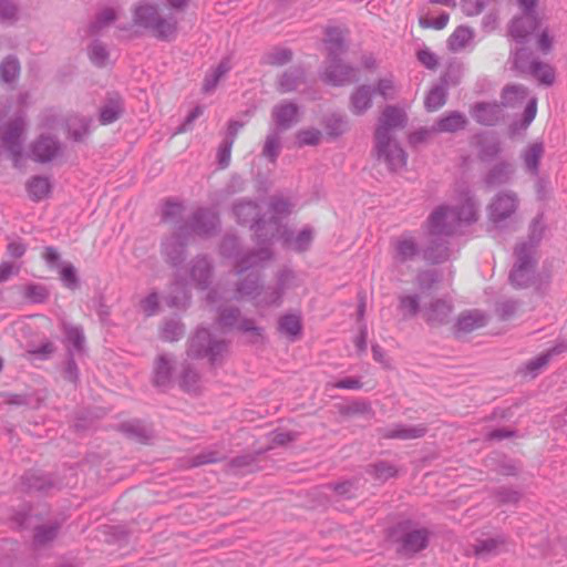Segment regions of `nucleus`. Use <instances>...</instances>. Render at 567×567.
<instances>
[{
    "instance_id": "f03ea898",
    "label": "nucleus",
    "mask_w": 567,
    "mask_h": 567,
    "mask_svg": "<svg viewBox=\"0 0 567 567\" xmlns=\"http://www.w3.org/2000/svg\"><path fill=\"white\" fill-rule=\"evenodd\" d=\"M476 218L475 205L471 199H466L458 212L449 208H439L429 220L430 231L434 235L450 234L452 223L456 219L461 221H472Z\"/></svg>"
},
{
    "instance_id": "13d9d810",
    "label": "nucleus",
    "mask_w": 567,
    "mask_h": 567,
    "mask_svg": "<svg viewBox=\"0 0 567 567\" xmlns=\"http://www.w3.org/2000/svg\"><path fill=\"white\" fill-rule=\"evenodd\" d=\"M357 348L360 352L364 351L367 348V334L362 331L355 339Z\"/></svg>"
},
{
    "instance_id": "f8f14e48",
    "label": "nucleus",
    "mask_w": 567,
    "mask_h": 567,
    "mask_svg": "<svg viewBox=\"0 0 567 567\" xmlns=\"http://www.w3.org/2000/svg\"><path fill=\"white\" fill-rule=\"evenodd\" d=\"M58 151L55 142L49 137L38 141L32 147V156L38 162L50 161Z\"/></svg>"
},
{
    "instance_id": "6e6d98bb",
    "label": "nucleus",
    "mask_w": 567,
    "mask_h": 567,
    "mask_svg": "<svg viewBox=\"0 0 567 567\" xmlns=\"http://www.w3.org/2000/svg\"><path fill=\"white\" fill-rule=\"evenodd\" d=\"M336 492L340 495L352 496V485L350 483H342L336 486Z\"/></svg>"
},
{
    "instance_id": "ddd939ff",
    "label": "nucleus",
    "mask_w": 567,
    "mask_h": 567,
    "mask_svg": "<svg viewBox=\"0 0 567 567\" xmlns=\"http://www.w3.org/2000/svg\"><path fill=\"white\" fill-rule=\"evenodd\" d=\"M485 324V317L477 311L464 312L457 320V329L461 332H472Z\"/></svg>"
},
{
    "instance_id": "5fc2aeb1",
    "label": "nucleus",
    "mask_w": 567,
    "mask_h": 567,
    "mask_svg": "<svg viewBox=\"0 0 567 567\" xmlns=\"http://www.w3.org/2000/svg\"><path fill=\"white\" fill-rule=\"evenodd\" d=\"M156 305H157V297H156L155 295L150 296V297L145 300V302H144L145 311H146L148 315H152Z\"/></svg>"
},
{
    "instance_id": "ea45409f",
    "label": "nucleus",
    "mask_w": 567,
    "mask_h": 567,
    "mask_svg": "<svg viewBox=\"0 0 567 567\" xmlns=\"http://www.w3.org/2000/svg\"><path fill=\"white\" fill-rule=\"evenodd\" d=\"M349 29L343 24L339 22H330L326 27V35L332 37V35H344L346 33H349Z\"/></svg>"
},
{
    "instance_id": "cd10ccee",
    "label": "nucleus",
    "mask_w": 567,
    "mask_h": 567,
    "mask_svg": "<svg viewBox=\"0 0 567 567\" xmlns=\"http://www.w3.org/2000/svg\"><path fill=\"white\" fill-rule=\"evenodd\" d=\"M526 92L520 86H507L503 92V101L507 105H514L515 103L524 100Z\"/></svg>"
},
{
    "instance_id": "dca6fc26",
    "label": "nucleus",
    "mask_w": 567,
    "mask_h": 567,
    "mask_svg": "<svg viewBox=\"0 0 567 567\" xmlns=\"http://www.w3.org/2000/svg\"><path fill=\"white\" fill-rule=\"evenodd\" d=\"M466 123L465 117L460 113H451L447 116L441 118L434 131L436 132H455L464 127Z\"/></svg>"
},
{
    "instance_id": "49530a36",
    "label": "nucleus",
    "mask_w": 567,
    "mask_h": 567,
    "mask_svg": "<svg viewBox=\"0 0 567 567\" xmlns=\"http://www.w3.org/2000/svg\"><path fill=\"white\" fill-rule=\"evenodd\" d=\"M538 0H516L522 12H536L535 8Z\"/></svg>"
},
{
    "instance_id": "9d476101",
    "label": "nucleus",
    "mask_w": 567,
    "mask_h": 567,
    "mask_svg": "<svg viewBox=\"0 0 567 567\" xmlns=\"http://www.w3.org/2000/svg\"><path fill=\"white\" fill-rule=\"evenodd\" d=\"M351 78L352 71L340 62H332L324 73V80L332 85H342Z\"/></svg>"
},
{
    "instance_id": "c9c22d12",
    "label": "nucleus",
    "mask_w": 567,
    "mask_h": 567,
    "mask_svg": "<svg viewBox=\"0 0 567 567\" xmlns=\"http://www.w3.org/2000/svg\"><path fill=\"white\" fill-rule=\"evenodd\" d=\"M417 59L427 69H434L437 65L436 56L427 50L419 51Z\"/></svg>"
},
{
    "instance_id": "72a5a7b5",
    "label": "nucleus",
    "mask_w": 567,
    "mask_h": 567,
    "mask_svg": "<svg viewBox=\"0 0 567 567\" xmlns=\"http://www.w3.org/2000/svg\"><path fill=\"white\" fill-rule=\"evenodd\" d=\"M280 143L276 137H268L264 146V155L275 161L279 154Z\"/></svg>"
},
{
    "instance_id": "393cba45",
    "label": "nucleus",
    "mask_w": 567,
    "mask_h": 567,
    "mask_svg": "<svg viewBox=\"0 0 567 567\" xmlns=\"http://www.w3.org/2000/svg\"><path fill=\"white\" fill-rule=\"evenodd\" d=\"M20 68L17 60L8 59L0 66V76L4 82H12L19 74Z\"/></svg>"
},
{
    "instance_id": "603ef678",
    "label": "nucleus",
    "mask_w": 567,
    "mask_h": 567,
    "mask_svg": "<svg viewBox=\"0 0 567 567\" xmlns=\"http://www.w3.org/2000/svg\"><path fill=\"white\" fill-rule=\"evenodd\" d=\"M55 530L53 528H49L48 530L39 529L37 532L35 538L38 542L43 543L54 536Z\"/></svg>"
},
{
    "instance_id": "aec40b11",
    "label": "nucleus",
    "mask_w": 567,
    "mask_h": 567,
    "mask_svg": "<svg viewBox=\"0 0 567 567\" xmlns=\"http://www.w3.org/2000/svg\"><path fill=\"white\" fill-rule=\"evenodd\" d=\"M280 330L289 337H297L301 331V322L298 316H285L280 320Z\"/></svg>"
},
{
    "instance_id": "f704fd0d",
    "label": "nucleus",
    "mask_w": 567,
    "mask_h": 567,
    "mask_svg": "<svg viewBox=\"0 0 567 567\" xmlns=\"http://www.w3.org/2000/svg\"><path fill=\"white\" fill-rule=\"evenodd\" d=\"M425 433V429L423 426H413L408 429H402L393 434L395 437L401 439H415L420 437Z\"/></svg>"
},
{
    "instance_id": "69168bd1",
    "label": "nucleus",
    "mask_w": 567,
    "mask_h": 567,
    "mask_svg": "<svg viewBox=\"0 0 567 567\" xmlns=\"http://www.w3.org/2000/svg\"><path fill=\"white\" fill-rule=\"evenodd\" d=\"M412 142H420L423 140V137L421 136V132H417V133H414L412 136Z\"/></svg>"
},
{
    "instance_id": "4d7b16f0",
    "label": "nucleus",
    "mask_w": 567,
    "mask_h": 567,
    "mask_svg": "<svg viewBox=\"0 0 567 567\" xmlns=\"http://www.w3.org/2000/svg\"><path fill=\"white\" fill-rule=\"evenodd\" d=\"M43 257L48 262H54L58 260L59 254L56 252V250L54 248L48 247V248H45V250L43 252Z\"/></svg>"
},
{
    "instance_id": "c03bdc74",
    "label": "nucleus",
    "mask_w": 567,
    "mask_h": 567,
    "mask_svg": "<svg viewBox=\"0 0 567 567\" xmlns=\"http://www.w3.org/2000/svg\"><path fill=\"white\" fill-rule=\"evenodd\" d=\"M333 386L338 388V389L354 390V389H359L361 386V384L358 380L348 378V379H344V380H341V381L334 383Z\"/></svg>"
},
{
    "instance_id": "2eb2a0df",
    "label": "nucleus",
    "mask_w": 567,
    "mask_h": 567,
    "mask_svg": "<svg viewBox=\"0 0 567 567\" xmlns=\"http://www.w3.org/2000/svg\"><path fill=\"white\" fill-rule=\"evenodd\" d=\"M474 117L482 124L491 125L499 117V107L496 104H478L474 109Z\"/></svg>"
},
{
    "instance_id": "338daca9",
    "label": "nucleus",
    "mask_w": 567,
    "mask_h": 567,
    "mask_svg": "<svg viewBox=\"0 0 567 567\" xmlns=\"http://www.w3.org/2000/svg\"><path fill=\"white\" fill-rule=\"evenodd\" d=\"M289 59H290L289 54L284 52L282 56L279 59L278 62H285V61H288Z\"/></svg>"
},
{
    "instance_id": "7ed1b4c3",
    "label": "nucleus",
    "mask_w": 567,
    "mask_h": 567,
    "mask_svg": "<svg viewBox=\"0 0 567 567\" xmlns=\"http://www.w3.org/2000/svg\"><path fill=\"white\" fill-rule=\"evenodd\" d=\"M134 24L157 31L159 35H164L169 30L168 23L163 20L158 12V7L148 1H140L133 10Z\"/></svg>"
},
{
    "instance_id": "37998d69",
    "label": "nucleus",
    "mask_w": 567,
    "mask_h": 567,
    "mask_svg": "<svg viewBox=\"0 0 567 567\" xmlns=\"http://www.w3.org/2000/svg\"><path fill=\"white\" fill-rule=\"evenodd\" d=\"M536 112H537V104H536V100L533 99L529 101V103L527 104V106L525 109V114H524V125L525 126L529 125L530 122L535 118Z\"/></svg>"
},
{
    "instance_id": "412c9836",
    "label": "nucleus",
    "mask_w": 567,
    "mask_h": 567,
    "mask_svg": "<svg viewBox=\"0 0 567 567\" xmlns=\"http://www.w3.org/2000/svg\"><path fill=\"white\" fill-rule=\"evenodd\" d=\"M295 138L298 146L317 145L321 140V133L312 128L301 130L296 134Z\"/></svg>"
},
{
    "instance_id": "bf43d9fd",
    "label": "nucleus",
    "mask_w": 567,
    "mask_h": 567,
    "mask_svg": "<svg viewBox=\"0 0 567 567\" xmlns=\"http://www.w3.org/2000/svg\"><path fill=\"white\" fill-rule=\"evenodd\" d=\"M190 0H166L167 4L174 9L184 8Z\"/></svg>"
},
{
    "instance_id": "f257e3e1",
    "label": "nucleus",
    "mask_w": 567,
    "mask_h": 567,
    "mask_svg": "<svg viewBox=\"0 0 567 567\" xmlns=\"http://www.w3.org/2000/svg\"><path fill=\"white\" fill-rule=\"evenodd\" d=\"M404 123L405 114L402 110L386 107L375 130L373 158L378 165H384L393 172L402 169L406 164V154L393 137L394 131Z\"/></svg>"
},
{
    "instance_id": "2f4dec72",
    "label": "nucleus",
    "mask_w": 567,
    "mask_h": 567,
    "mask_svg": "<svg viewBox=\"0 0 567 567\" xmlns=\"http://www.w3.org/2000/svg\"><path fill=\"white\" fill-rule=\"evenodd\" d=\"M400 307L404 316H414L419 310V300L413 296L403 297L401 298Z\"/></svg>"
},
{
    "instance_id": "0e129e2a",
    "label": "nucleus",
    "mask_w": 567,
    "mask_h": 567,
    "mask_svg": "<svg viewBox=\"0 0 567 567\" xmlns=\"http://www.w3.org/2000/svg\"><path fill=\"white\" fill-rule=\"evenodd\" d=\"M190 377V373H187L185 374L184 377V381H183V384L188 389L190 390V386L187 384V378ZM192 379L195 381L196 380V374L195 373H192Z\"/></svg>"
},
{
    "instance_id": "a878e982",
    "label": "nucleus",
    "mask_w": 567,
    "mask_h": 567,
    "mask_svg": "<svg viewBox=\"0 0 567 567\" xmlns=\"http://www.w3.org/2000/svg\"><path fill=\"white\" fill-rule=\"evenodd\" d=\"M69 132L75 141H81L87 133V123L84 118L72 117L68 121Z\"/></svg>"
},
{
    "instance_id": "473e14b6",
    "label": "nucleus",
    "mask_w": 567,
    "mask_h": 567,
    "mask_svg": "<svg viewBox=\"0 0 567 567\" xmlns=\"http://www.w3.org/2000/svg\"><path fill=\"white\" fill-rule=\"evenodd\" d=\"M120 112L121 109L118 105H109L103 107L100 115L101 123L104 125L113 123L117 120Z\"/></svg>"
},
{
    "instance_id": "9b49d317",
    "label": "nucleus",
    "mask_w": 567,
    "mask_h": 567,
    "mask_svg": "<svg viewBox=\"0 0 567 567\" xmlns=\"http://www.w3.org/2000/svg\"><path fill=\"white\" fill-rule=\"evenodd\" d=\"M451 312V306L445 301L439 300L431 305L425 312V317L432 324H441L449 321Z\"/></svg>"
},
{
    "instance_id": "052dcab7",
    "label": "nucleus",
    "mask_w": 567,
    "mask_h": 567,
    "mask_svg": "<svg viewBox=\"0 0 567 567\" xmlns=\"http://www.w3.org/2000/svg\"><path fill=\"white\" fill-rule=\"evenodd\" d=\"M229 157H230L229 150L225 148V150L220 151V153H219V161H220V164L223 166H226L228 164Z\"/></svg>"
},
{
    "instance_id": "b1692460",
    "label": "nucleus",
    "mask_w": 567,
    "mask_h": 567,
    "mask_svg": "<svg viewBox=\"0 0 567 567\" xmlns=\"http://www.w3.org/2000/svg\"><path fill=\"white\" fill-rule=\"evenodd\" d=\"M543 154V146L540 144H532L524 154V161L526 167L529 171L535 172L537 168L538 161Z\"/></svg>"
},
{
    "instance_id": "e433bc0d",
    "label": "nucleus",
    "mask_w": 567,
    "mask_h": 567,
    "mask_svg": "<svg viewBox=\"0 0 567 567\" xmlns=\"http://www.w3.org/2000/svg\"><path fill=\"white\" fill-rule=\"evenodd\" d=\"M61 279L64 285L69 288H73L76 285L75 270L72 266H65L61 270Z\"/></svg>"
},
{
    "instance_id": "a211bd4d",
    "label": "nucleus",
    "mask_w": 567,
    "mask_h": 567,
    "mask_svg": "<svg viewBox=\"0 0 567 567\" xmlns=\"http://www.w3.org/2000/svg\"><path fill=\"white\" fill-rule=\"evenodd\" d=\"M229 71L227 63L221 62L217 68L212 70L204 80L203 89L206 92H210L216 87L219 80Z\"/></svg>"
},
{
    "instance_id": "a18cd8bd",
    "label": "nucleus",
    "mask_w": 567,
    "mask_h": 567,
    "mask_svg": "<svg viewBox=\"0 0 567 567\" xmlns=\"http://www.w3.org/2000/svg\"><path fill=\"white\" fill-rule=\"evenodd\" d=\"M14 272H17V268L12 264L2 262L0 265V281L7 280Z\"/></svg>"
},
{
    "instance_id": "79ce46f5",
    "label": "nucleus",
    "mask_w": 567,
    "mask_h": 567,
    "mask_svg": "<svg viewBox=\"0 0 567 567\" xmlns=\"http://www.w3.org/2000/svg\"><path fill=\"white\" fill-rule=\"evenodd\" d=\"M312 239V235L308 230H303L299 234L295 241V248L298 250H303L308 247L309 243Z\"/></svg>"
},
{
    "instance_id": "4c0bfd02",
    "label": "nucleus",
    "mask_w": 567,
    "mask_h": 567,
    "mask_svg": "<svg viewBox=\"0 0 567 567\" xmlns=\"http://www.w3.org/2000/svg\"><path fill=\"white\" fill-rule=\"evenodd\" d=\"M168 362L164 358H161L156 363V382L164 383L168 378Z\"/></svg>"
},
{
    "instance_id": "09e8293b",
    "label": "nucleus",
    "mask_w": 567,
    "mask_h": 567,
    "mask_svg": "<svg viewBox=\"0 0 567 567\" xmlns=\"http://www.w3.org/2000/svg\"><path fill=\"white\" fill-rule=\"evenodd\" d=\"M8 251H9V254H10L11 256H13V257H17V258H18V257H21V256L24 254L25 248H24V246H23L22 244H20V243H10V244L8 245Z\"/></svg>"
},
{
    "instance_id": "bb28decb",
    "label": "nucleus",
    "mask_w": 567,
    "mask_h": 567,
    "mask_svg": "<svg viewBox=\"0 0 567 567\" xmlns=\"http://www.w3.org/2000/svg\"><path fill=\"white\" fill-rule=\"evenodd\" d=\"M533 73L535 78L544 84H551L555 80V72L547 64L534 63Z\"/></svg>"
},
{
    "instance_id": "c85d7f7f",
    "label": "nucleus",
    "mask_w": 567,
    "mask_h": 567,
    "mask_svg": "<svg viewBox=\"0 0 567 567\" xmlns=\"http://www.w3.org/2000/svg\"><path fill=\"white\" fill-rule=\"evenodd\" d=\"M352 105L357 113L365 111L370 106L369 91L364 87L358 90L352 97Z\"/></svg>"
},
{
    "instance_id": "c756f323",
    "label": "nucleus",
    "mask_w": 567,
    "mask_h": 567,
    "mask_svg": "<svg viewBox=\"0 0 567 567\" xmlns=\"http://www.w3.org/2000/svg\"><path fill=\"white\" fill-rule=\"evenodd\" d=\"M18 9L14 3L7 0H0V21L2 23H12L17 18Z\"/></svg>"
},
{
    "instance_id": "de8ad7c7",
    "label": "nucleus",
    "mask_w": 567,
    "mask_h": 567,
    "mask_svg": "<svg viewBox=\"0 0 567 567\" xmlns=\"http://www.w3.org/2000/svg\"><path fill=\"white\" fill-rule=\"evenodd\" d=\"M498 22L496 14H487L483 20L484 31L492 32L495 30V27Z\"/></svg>"
},
{
    "instance_id": "774afa93",
    "label": "nucleus",
    "mask_w": 567,
    "mask_h": 567,
    "mask_svg": "<svg viewBox=\"0 0 567 567\" xmlns=\"http://www.w3.org/2000/svg\"><path fill=\"white\" fill-rule=\"evenodd\" d=\"M197 115H198V110H196L195 112H193L190 114V116L188 117L187 123H190Z\"/></svg>"
},
{
    "instance_id": "1a4fd4ad",
    "label": "nucleus",
    "mask_w": 567,
    "mask_h": 567,
    "mask_svg": "<svg viewBox=\"0 0 567 567\" xmlns=\"http://www.w3.org/2000/svg\"><path fill=\"white\" fill-rule=\"evenodd\" d=\"M427 544V532L425 529L413 530L408 533L402 540V550L405 554H414Z\"/></svg>"
},
{
    "instance_id": "3c124183",
    "label": "nucleus",
    "mask_w": 567,
    "mask_h": 567,
    "mask_svg": "<svg viewBox=\"0 0 567 567\" xmlns=\"http://www.w3.org/2000/svg\"><path fill=\"white\" fill-rule=\"evenodd\" d=\"M393 89H394L393 82L390 79L381 80L379 83V92L383 96L389 95L393 91Z\"/></svg>"
},
{
    "instance_id": "864d4df0",
    "label": "nucleus",
    "mask_w": 567,
    "mask_h": 567,
    "mask_svg": "<svg viewBox=\"0 0 567 567\" xmlns=\"http://www.w3.org/2000/svg\"><path fill=\"white\" fill-rule=\"evenodd\" d=\"M255 210H256V207L249 203L246 205L238 206L236 208V213H237L238 217H241L246 214H255Z\"/></svg>"
},
{
    "instance_id": "0eeeda50",
    "label": "nucleus",
    "mask_w": 567,
    "mask_h": 567,
    "mask_svg": "<svg viewBox=\"0 0 567 567\" xmlns=\"http://www.w3.org/2000/svg\"><path fill=\"white\" fill-rule=\"evenodd\" d=\"M118 18V9L114 7L101 8L89 23L91 33H99L110 28Z\"/></svg>"
},
{
    "instance_id": "4468645a",
    "label": "nucleus",
    "mask_w": 567,
    "mask_h": 567,
    "mask_svg": "<svg viewBox=\"0 0 567 567\" xmlns=\"http://www.w3.org/2000/svg\"><path fill=\"white\" fill-rule=\"evenodd\" d=\"M29 196L34 200H41L48 197L51 192V185L48 178L33 177L27 185Z\"/></svg>"
},
{
    "instance_id": "4be33fe9",
    "label": "nucleus",
    "mask_w": 567,
    "mask_h": 567,
    "mask_svg": "<svg viewBox=\"0 0 567 567\" xmlns=\"http://www.w3.org/2000/svg\"><path fill=\"white\" fill-rule=\"evenodd\" d=\"M445 104V92L442 87H435L430 91L425 99V106L433 112Z\"/></svg>"
},
{
    "instance_id": "680f3d73",
    "label": "nucleus",
    "mask_w": 567,
    "mask_h": 567,
    "mask_svg": "<svg viewBox=\"0 0 567 567\" xmlns=\"http://www.w3.org/2000/svg\"><path fill=\"white\" fill-rule=\"evenodd\" d=\"M432 3L442 4L445 7H456V0H431Z\"/></svg>"
},
{
    "instance_id": "7c9ffc66",
    "label": "nucleus",
    "mask_w": 567,
    "mask_h": 567,
    "mask_svg": "<svg viewBox=\"0 0 567 567\" xmlns=\"http://www.w3.org/2000/svg\"><path fill=\"white\" fill-rule=\"evenodd\" d=\"M447 21H449L447 13H442L437 18H429V17L420 18V24L422 28H424V29L431 28L436 31L442 30L446 25Z\"/></svg>"
},
{
    "instance_id": "f3484780",
    "label": "nucleus",
    "mask_w": 567,
    "mask_h": 567,
    "mask_svg": "<svg viewBox=\"0 0 567 567\" xmlns=\"http://www.w3.org/2000/svg\"><path fill=\"white\" fill-rule=\"evenodd\" d=\"M21 133L22 128L20 124L9 126L3 133V143L14 156L20 154Z\"/></svg>"
},
{
    "instance_id": "a19ab883",
    "label": "nucleus",
    "mask_w": 567,
    "mask_h": 567,
    "mask_svg": "<svg viewBox=\"0 0 567 567\" xmlns=\"http://www.w3.org/2000/svg\"><path fill=\"white\" fill-rule=\"evenodd\" d=\"M91 60L96 65H104L107 61V53L102 47H94L91 51Z\"/></svg>"
},
{
    "instance_id": "20e7f679",
    "label": "nucleus",
    "mask_w": 567,
    "mask_h": 567,
    "mask_svg": "<svg viewBox=\"0 0 567 567\" xmlns=\"http://www.w3.org/2000/svg\"><path fill=\"white\" fill-rule=\"evenodd\" d=\"M508 35H548L537 12H520L508 23Z\"/></svg>"
},
{
    "instance_id": "423d86ee",
    "label": "nucleus",
    "mask_w": 567,
    "mask_h": 567,
    "mask_svg": "<svg viewBox=\"0 0 567 567\" xmlns=\"http://www.w3.org/2000/svg\"><path fill=\"white\" fill-rule=\"evenodd\" d=\"M516 199L511 194H501L494 198L489 206V215L494 221H499L511 216L516 209Z\"/></svg>"
},
{
    "instance_id": "5701e85b",
    "label": "nucleus",
    "mask_w": 567,
    "mask_h": 567,
    "mask_svg": "<svg viewBox=\"0 0 567 567\" xmlns=\"http://www.w3.org/2000/svg\"><path fill=\"white\" fill-rule=\"evenodd\" d=\"M416 252V246L411 238H403L396 244V258L404 261L412 258Z\"/></svg>"
},
{
    "instance_id": "8fccbe9b",
    "label": "nucleus",
    "mask_w": 567,
    "mask_h": 567,
    "mask_svg": "<svg viewBox=\"0 0 567 567\" xmlns=\"http://www.w3.org/2000/svg\"><path fill=\"white\" fill-rule=\"evenodd\" d=\"M68 337H69L70 341H72L74 347H76V348H81L82 347L84 338H83V336L81 334V332L78 329H71L69 331Z\"/></svg>"
},
{
    "instance_id": "39448f33",
    "label": "nucleus",
    "mask_w": 567,
    "mask_h": 567,
    "mask_svg": "<svg viewBox=\"0 0 567 567\" xmlns=\"http://www.w3.org/2000/svg\"><path fill=\"white\" fill-rule=\"evenodd\" d=\"M518 264L511 274V281L516 287L527 286L532 279V250L530 248H519L517 250Z\"/></svg>"
},
{
    "instance_id": "58836bf2",
    "label": "nucleus",
    "mask_w": 567,
    "mask_h": 567,
    "mask_svg": "<svg viewBox=\"0 0 567 567\" xmlns=\"http://www.w3.org/2000/svg\"><path fill=\"white\" fill-rule=\"evenodd\" d=\"M497 546H498L497 540L488 539V540L483 542L481 545L475 546L474 554L477 556L484 555V554H489V553L495 551Z\"/></svg>"
},
{
    "instance_id": "6e6552de",
    "label": "nucleus",
    "mask_w": 567,
    "mask_h": 567,
    "mask_svg": "<svg viewBox=\"0 0 567 567\" xmlns=\"http://www.w3.org/2000/svg\"><path fill=\"white\" fill-rule=\"evenodd\" d=\"M272 118L279 128H288L298 121V109L292 103H282L272 111Z\"/></svg>"
},
{
    "instance_id": "e2e57ef3",
    "label": "nucleus",
    "mask_w": 567,
    "mask_h": 567,
    "mask_svg": "<svg viewBox=\"0 0 567 567\" xmlns=\"http://www.w3.org/2000/svg\"><path fill=\"white\" fill-rule=\"evenodd\" d=\"M452 35H455V37H458V35H472V33L470 32V30L467 28L460 27V28H457L455 30V32Z\"/></svg>"
},
{
    "instance_id": "6ab92c4d",
    "label": "nucleus",
    "mask_w": 567,
    "mask_h": 567,
    "mask_svg": "<svg viewBox=\"0 0 567 567\" xmlns=\"http://www.w3.org/2000/svg\"><path fill=\"white\" fill-rule=\"evenodd\" d=\"M553 353L554 351L542 353L536 358L532 359L529 362H527L525 367V374L535 377L542 369H544L548 364Z\"/></svg>"
}]
</instances>
